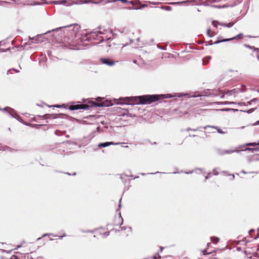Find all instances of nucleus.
<instances>
[{"label":"nucleus","mask_w":259,"mask_h":259,"mask_svg":"<svg viewBox=\"0 0 259 259\" xmlns=\"http://www.w3.org/2000/svg\"><path fill=\"white\" fill-rule=\"evenodd\" d=\"M171 96H169V95H146L141 96V104L145 105V104H150L152 103L155 102L160 100H162L165 98H167L168 97H171Z\"/></svg>","instance_id":"1"},{"label":"nucleus","mask_w":259,"mask_h":259,"mask_svg":"<svg viewBox=\"0 0 259 259\" xmlns=\"http://www.w3.org/2000/svg\"><path fill=\"white\" fill-rule=\"evenodd\" d=\"M90 108V106L87 104H77V105H72L69 106V109L70 110H75L78 109H89Z\"/></svg>","instance_id":"2"},{"label":"nucleus","mask_w":259,"mask_h":259,"mask_svg":"<svg viewBox=\"0 0 259 259\" xmlns=\"http://www.w3.org/2000/svg\"><path fill=\"white\" fill-rule=\"evenodd\" d=\"M242 37H243V34L242 33H240V34H238L237 35L232 37L231 38H226V39H223L221 40H217V41H215L214 42V44H219L221 42L228 41H230V40L235 39H240V38H242Z\"/></svg>","instance_id":"3"},{"label":"nucleus","mask_w":259,"mask_h":259,"mask_svg":"<svg viewBox=\"0 0 259 259\" xmlns=\"http://www.w3.org/2000/svg\"><path fill=\"white\" fill-rule=\"evenodd\" d=\"M100 61L103 64H106L108 66H113L115 63V61L109 59L101 58Z\"/></svg>","instance_id":"4"},{"label":"nucleus","mask_w":259,"mask_h":259,"mask_svg":"<svg viewBox=\"0 0 259 259\" xmlns=\"http://www.w3.org/2000/svg\"><path fill=\"white\" fill-rule=\"evenodd\" d=\"M141 96L131 97L130 102H131L132 104H141Z\"/></svg>","instance_id":"5"},{"label":"nucleus","mask_w":259,"mask_h":259,"mask_svg":"<svg viewBox=\"0 0 259 259\" xmlns=\"http://www.w3.org/2000/svg\"><path fill=\"white\" fill-rule=\"evenodd\" d=\"M123 220L121 217V213L119 212L118 214V216L116 218V221L114 223V225L118 226V225H121L122 224Z\"/></svg>","instance_id":"6"},{"label":"nucleus","mask_w":259,"mask_h":259,"mask_svg":"<svg viewBox=\"0 0 259 259\" xmlns=\"http://www.w3.org/2000/svg\"><path fill=\"white\" fill-rule=\"evenodd\" d=\"M119 144V143H113V142H105V143H100L98 145V147L99 148L106 147L109 146L110 145H118Z\"/></svg>","instance_id":"7"},{"label":"nucleus","mask_w":259,"mask_h":259,"mask_svg":"<svg viewBox=\"0 0 259 259\" xmlns=\"http://www.w3.org/2000/svg\"><path fill=\"white\" fill-rule=\"evenodd\" d=\"M238 91L236 90V89H234L233 90H231V91H228L226 93V96H232V95H234V96H235V94L238 93Z\"/></svg>","instance_id":"8"},{"label":"nucleus","mask_w":259,"mask_h":259,"mask_svg":"<svg viewBox=\"0 0 259 259\" xmlns=\"http://www.w3.org/2000/svg\"><path fill=\"white\" fill-rule=\"evenodd\" d=\"M235 23V22H230L229 23H219V24L220 25H222L224 27H231L232 26H233L234 25V24Z\"/></svg>","instance_id":"9"},{"label":"nucleus","mask_w":259,"mask_h":259,"mask_svg":"<svg viewBox=\"0 0 259 259\" xmlns=\"http://www.w3.org/2000/svg\"><path fill=\"white\" fill-rule=\"evenodd\" d=\"M207 34L209 37H212L215 35V33L213 31H212L210 28H208L207 30Z\"/></svg>","instance_id":"10"},{"label":"nucleus","mask_w":259,"mask_h":259,"mask_svg":"<svg viewBox=\"0 0 259 259\" xmlns=\"http://www.w3.org/2000/svg\"><path fill=\"white\" fill-rule=\"evenodd\" d=\"M119 1L123 3H130L132 4L133 5H135L136 4V3L137 2V1H130V0H119Z\"/></svg>","instance_id":"11"},{"label":"nucleus","mask_w":259,"mask_h":259,"mask_svg":"<svg viewBox=\"0 0 259 259\" xmlns=\"http://www.w3.org/2000/svg\"><path fill=\"white\" fill-rule=\"evenodd\" d=\"M210 239L211 242L214 244H217L220 240V239L217 237H211Z\"/></svg>","instance_id":"12"},{"label":"nucleus","mask_w":259,"mask_h":259,"mask_svg":"<svg viewBox=\"0 0 259 259\" xmlns=\"http://www.w3.org/2000/svg\"><path fill=\"white\" fill-rule=\"evenodd\" d=\"M110 231H107V232H105L103 233H100V234L103 235V237H107V236H108L110 234Z\"/></svg>","instance_id":"13"},{"label":"nucleus","mask_w":259,"mask_h":259,"mask_svg":"<svg viewBox=\"0 0 259 259\" xmlns=\"http://www.w3.org/2000/svg\"><path fill=\"white\" fill-rule=\"evenodd\" d=\"M210 57H205L203 59V63L205 64H206L208 63V61H209V59H210Z\"/></svg>","instance_id":"14"},{"label":"nucleus","mask_w":259,"mask_h":259,"mask_svg":"<svg viewBox=\"0 0 259 259\" xmlns=\"http://www.w3.org/2000/svg\"><path fill=\"white\" fill-rule=\"evenodd\" d=\"M212 127L217 130V131L218 132V133H219L220 134H223L224 133V132H223V131L221 129L219 128L218 126H212Z\"/></svg>","instance_id":"15"},{"label":"nucleus","mask_w":259,"mask_h":259,"mask_svg":"<svg viewBox=\"0 0 259 259\" xmlns=\"http://www.w3.org/2000/svg\"><path fill=\"white\" fill-rule=\"evenodd\" d=\"M4 2L9 4H12L15 2V0H5Z\"/></svg>","instance_id":"16"},{"label":"nucleus","mask_w":259,"mask_h":259,"mask_svg":"<svg viewBox=\"0 0 259 259\" xmlns=\"http://www.w3.org/2000/svg\"><path fill=\"white\" fill-rule=\"evenodd\" d=\"M258 251H259V248H257V251L253 255L254 256L259 258V254L257 253Z\"/></svg>","instance_id":"17"},{"label":"nucleus","mask_w":259,"mask_h":259,"mask_svg":"<svg viewBox=\"0 0 259 259\" xmlns=\"http://www.w3.org/2000/svg\"><path fill=\"white\" fill-rule=\"evenodd\" d=\"M160 257H161V256L159 255L158 253H156L155 255H154L153 256V258H154V259H157L158 258H160Z\"/></svg>","instance_id":"18"},{"label":"nucleus","mask_w":259,"mask_h":259,"mask_svg":"<svg viewBox=\"0 0 259 259\" xmlns=\"http://www.w3.org/2000/svg\"><path fill=\"white\" fill-rule=\"evenodd\" d=\"M256 145H259V141H258V142L257 144H256V143H249V144H247V145H248V146H255Z\"/></svg>","instance_id":"19"},{"label":"nucleus","mask_w":259,"mask_h":259,"mask_svg":"<svg viewBox=\"0 0 259 259\" xmlns=\"http://www.w3.org/2000/svg\"><path fill=\"white\" fill-rule=\"evenodd\" d=\"M80 231L82 232V233H89V230H83L82 229H80Z\"/></svg>","instance_id":"20"},{"label":"nucleus","mask_w":259,"mask_h":259,"mask_svg":"<svg viewBox=\"0 0 259 259\" xmlns=\"http://www.w3.org/2000/svg\"><path fill=\"white\" fill-rule=\"evenodd\" d=\"M53 236H54V237H58L59 239H62L63 238L62 236H58L57 235H54V234H53Z\"/></svg>","instance_id":"21"},{"label":"nucleus","mask_w":259,"mask_h":259,"mask_svg":"<svg viewBox=\"0 0 259 259\" xmlns=\"http://www.w3.org/2000/svg\"><path fill=\"white\" fill-rule=\"evenodd\" d=\"M217 23H218V22H217V21H213L212 22V25H213V26H214V27H217Z\"/></svg>","instance_id":"22"},{"label":"nucleus","mask_w":259,"mask_h":259,"mask_svg":"<svg viewBox=\"0 0 259 259\" xmlns=\"http://www.w3.org/2000/svg\"><path fill=\"white\" fill-rule=\"evenodd\" d=\"M206 45H212V40L207 41V42H206Z\"/></svg>","instance_id":"23"},{"label":"nucleus","mask_w":259,"mask_h":259,"mask_svg":"<svg viewBox=\"0 0 259 259\" xmlns=\"http://www.w3.org/2000/svg\"><path fill=\"white\" fill-rule=\"evenodd\" d=\"M137 2L136 3V4L134 5L135 6V9H138L139 8V6L138 5H137L138 4H137ZM139 8H141V7H139Z\"/></svg>","instance_id":"24"},{"label":"nucleus","mask_w":259,"mask_h":259,"mask_svg":"<svg viewBox=\"0 0 259 259\" xmlns=\"http://www.w3.org/2000/svg\"><path fill=\"white\" fill-rule=\"evenodd\" d=\"M33 40H34V41L35 42L37 43V42H39L38 38H33Z\"/></svg>","instance_id":"25"},{"label":"nucleus","mask_w":259,"mask_h":259,"mask_svg":"<svg viewBox=\"0 0 259 259\" xmlns=\"http://www.w3.org/2000/svg\"><path fill=\"white\" fill-rule=\"evenodd\" d=\"M254 232V230L253 229H252L250 230L249 231H248V233L250 234L251 232Z\"/></svg>","instance_id":"26"},{"label":"nucleus","mask_w":259,"mask_h":259,"mask_svg":"<svg viewBox=\"0 0 259 259\" xmlns=\"http://www.w3.org/2000/svg\"><path fill=\"white\" fill-rule=\"evenodd\" d=\"M48 235H52L53 236V234H45L42 235V237H45V236H48Z\"/></svg>","instance_id":"27"},{"label":"nucleus","mask_w":259,"mask_h":259,"mask_svg":"<svg viewBox=\"0 0 259 259\" xmlns=\"http://www.w3.org/2000/svg\"><path fill=\"white\" fill-rule=\"evenodd\" d=\"M240 241H242V242L246 241V243L249 242V241H246V238H243L242 240H240Z\"/></svg>","instance_id":"28"},{"label":"nucleus","mask_w":259,"mask_h":259,"mask_svg":"<svg viewBox=\"0 0 259 259\" xmlns=\"http://www.w3.org/2000/svg\"><path fill=\"white\" fill-rule=\"evenodd\" d=\"M95 105L96 106H101V105L100 103H95Z\"/></svg>","instance_id":"29"},{"label":"nucleus","mask_w":259,"mask_h":259,"mask_svg":"<svg viewBox=\"0 0 259 259\" xmlns=\"http://www.w3.org/2000/svg\"><path fill=\"white\" fill-rule=\"evenodd\" d=\"M259 238V235L257 234L255 237H254V239L256 240Z\"/></svg>","instance_id":"30"},{"label":"nucleus","mask_w":259,"mask_h":259,"mask_svg":"<svg viewBox=\"0 0 259 259\" xmlns=\"http://www.w3.org/2000/svg\"><path fill=\"white\" fill-rule=\"evenodd\" d=\"M203 254H208L207 252H206V250L204 249L203 250Z\"/></svg>","instance_id":"31"},{"label":"nucleus","mask_w":259,"mask_h":259,"mask_svg":"<svg viewBox=\"0 0 259 259\" xmlns=\"http://www.w3.org/2000/svg\"><path fill=\"white\" fill-rule=\"evenodd\" d=\"M89 233H94L95 232V230H89Z\"/></svg>","instance_id":"32"},{"label":"nucleus","mask_w":259,"mask_h":259,"mask_svg":"<svg viewBox=\"0 0 259 259\" xmlns=\"http://www.w3.org/2000/svg\"><path fill=\"white\" fill-rule=\"evenodd\" d=\"M22 246V244L17 245V249H18L19 248H20Z\"/></svg>","instance_id":"33"},{"label":"nucleus","mask_w":259,"mask_h":259,"mask_svg":"<svg viewBox=\"0 0 259 259\" xmlns=\"http://www.w3.org/2000/svg\"><path fill=\"white\" fill-rule=\"evenodd\" d=\"M163 248H164V247H160V251H162V250L163 249Z\"/></svg>","instance_id":"34"},{"label":"nucleus","mask_w":259,"mask_h":259,"mask_svg":"<svg viewBox=\"0 0 259 259\" xmlns=\"http://www.w3.org/2000/svg\"><path fill=\"white\" fill-rule=\"evenodd\" d=\"M62 236H63V237H64L66 236V234L65 233H64L63 234V235H62Z\"/></svg>","instance_id":"35"},{"label":"nucleus","mask_w":259,"mask_h":259,"mask_svg":"<svg viewBox=\"0 0 259 259\" xmlns=\"http://www.w3.org/2000/svg\"><path fill=\"white\" fill-rule=\"evenodd\" d=\"M12 257H14V258H15V259H16V255H13L12 256Z\"/></svg>","instance_id":"36"},{"label":"nucleus","mask_w":259,"mask_h":259,"mask_svg":"<svg viewBox=\"0 0 259 259\" xmlns=\"http://www.w3.org/2000/svg\"><path fill=\"white\" fill-rule=\"evenodd\" d=\"M210 244V243H208L207 244V246H209Z\"/></svg>","instance_id":"37"},{"label":"nucleus","mask_w":259,"mask_h":259,"mask_svg":"<svg viewBox=\"0 0 259 259\" xmlns=\"http://www.w3.org/2000/svg\"><path fill=\"white\" fill-rule=\"evenodd\" d=\"M192 130L191 128H188L187 131H192Z\"/></svg>","instance_id":"38"},{"label":"nucleus","mask_w":259,"mask_h":259,"mask_svg":"<svg viewBox=\"0 0 259 259\" xmlns=\"http://www.w3.org/2000/svg\"><path fill=\"white\" fill-rule=\"evenodd\" d=\"M257 232H258V233H259V228H258V229H257Z\"/></svg>","instance_id":"39"},{"label":"nucleus","mask_w":259,"mask_h":259,"mask_svg":"<svg viewBox=\"0 0 259 259\" xmlns=\"http://www.w3.org/2000/svg\"><path fill=\"white\" fill-rule=\"evenodd\" d=\"M40 257H37V259H39Z\"/></svg>","instance_id":"40"},{"label":"nucleus","mask_w":259,"mask_h":259,"mask_svg":"<svg viewBox=\"0 0 259 259\" xmlns=\"http://www.w3.org/2000/svg\"><path fill=\"white\" fill-rule=\"evenodd\" d=\"M17 118L19 117V116H18V115H17Z\"/></svg>","instance_id":"41"},{"label":"nucleus","mask_w":259,"mask_h":259,"mask_svg":"<svg viewBox=\"0 0 259 259\" xmlns=\"http://www.w3.org/2000/svg\"><path fill=\"white\" fill-rule=\"evenodd\" d=\"M41 238V237L38 238L37 239L39 240Z\"/></svg>","instance_id":"42"},{"label":"nucleus","mask_w":259,"mask_h":259,"mask_svg":"<svg viewBox=\"0 0 259 259\" xmlns=\"http://www.w3.org/2000/svg\"><path fill=\"white\" fill-rule=\"evenodd\" d=\"M258 122H259V121H258Z\"/></svg>","instance_id":"43"}]
</instances>
